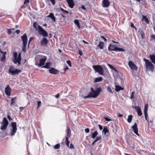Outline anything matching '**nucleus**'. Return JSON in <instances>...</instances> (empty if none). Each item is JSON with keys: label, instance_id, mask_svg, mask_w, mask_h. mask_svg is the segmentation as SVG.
I'll list each match as a JSON object with an SVG mask.
<instances>
[{"label": "nucleus", "instance_id": "nucleus-1", "mask_svg": "<svg viewBox=\"0 0 155 155\" xmlns=\"http://www.w3.org/2000/svg\"><path fill=\"white\" fill-rule=\"evenodd\" d=\"M91 92H90L88 95L83 97V98L85 99L89 97L95 98L97 97L100 92L102 90L101 87H99L97 88L96 90H94L93 88H91Z\"/></svg>", "mask_w": 155, "mask_h": 155}, {"label": "nucleus", "instance_id": "nucleus-2", "mask_svg": "<svg viewBox=\"0 0 155 155\" xmlns=\"http://www.w3.org/2000/svg\"><path fill=\"white\" fill-rule=\"evenodd\" d=\"M145 62L146 68L147 71H150L153 72L154 69V66L153 64L149 60L145 58L143 59Z\"/></svg>", "mask_w": 155, "mask_h": 155}, {"label": "nucleus", "instance_id": "nucleus-3", "mask_svg": "<svg viewBox=\"0 0 155 155\" xmlns=\"http://www.w3.org/2000/svg\"><path fill=\"white\" fill-rule=\"evenodd\" d=\"M23 41V45L22 48V50L24 52H26V48L28 42V38L26 33H24L23 35L21 37Z\"/></svg>", "mask_w": 155, "mask_h": 155}, {"label": "nucleus", "instance_id": "nucleus-4", "mask_svg": "<svg viewBox=\"0 0 155 155\" xmlns=\"http://www.w3.org/2000/svg\"><path fill=\"white\" fill-rule=\"evenodd\" d=\"M14 58L13 59V62L15 64L18 63V65H20L21 64V54L19 53L18 54L17 57V54L15 52L14 54Z\"/></svg>", "mask_w": 155, "mask_h": 155}, {"label": "nucleus", "instance_id": "nucleus-5", "mask_svg": "<svg viewBox=\"0 0 155 155\" xmlns=\"http://www.w3.org/2000/svg\"><path fill=\"white\" fill-rule=\"evenodd\" d=\"M21 71V70L15 68L12 66H11L8 71V73L12 75L18 74Z\"/></svg>", "mask_w": 155, "mask_h": 155}, {"label": "nucleus", "instance_id": "nucleus-6", "mask_svg": "<svg viewBox=\"0 0 155 155\" xmlns=\"http://www.w3.org/2000/svg\"><path fill=\"white\" fill-rule=\"evenodd\" d=\"M93 68L94 70L95 71V72H98V73L100 75H104V69L101 65H93Z\"/></svg>", "mask_w": 155, "mask_h": 155}, {"label": "nucleus", "instance_id": "nucleus-7", "mask_svg": "<svg viewBox=\"0 0 155 155\" xmlns=\"http://www.w3.org/2000/svg\"><path fill=\"white\" fill-rule=\"evenodd\" d=\"M2 124L0 128L2 130H5L6 129L9 123L7 119L5 117H4L2 122L1 123Z\"/></svg>", "mask_w": 155, "mask_h": 155}, {"label": "nucleus", "instance_id": "nucleus-8", "mask_svg": "<svg viewBox=\"0 0 155 155\" xmlns=\"http://www.w3.org/2000/svg\"><path fill=\"white\" fill-rule=\"evenodd\" d=\"M38 32L40 35H42L44 37H47L48 36L47 32L42 27L39 25H38Z\"/></svg>", "mask_w": 155, "mask_h": 155}, {"label": "nucleus", "instance_id": "nucleus-9", "mask_svg": "<svg viewBox=\"0 0 155 155\" xmlns=\"http://www.w3.org/2000/svg\"><path fill=\"white\" fill-rule=\"evenodd\" d=\"M11 126L12 127L11 130L10 134L11 136H13L15 135L17 130V124L15 122H12L11 123Z\"/></svg>", "mask_w": 155, "mask_h": 155}, {"label": "nucleus", "instance_id": "nucleus-10", "mask_svg": "<svg viewBox=\"0 0 155 155\" xmlns=\"http://www.w3.org/2000/svg\"><path fill=\"white\" fill-rule=\"evenodd\" d=\"M128 65L131 69L133 70L137 71V67L136 65L133 63L131 61H130L128 62Z\"/></svg>", "mask_w": 155, "mask_h": 155}, {"label": "nucleus", "instance_id": "nucleus-11", "mask_svg": "<svg viewBox=\"0 0 155 155\" xmlns=\"http://www.w3.org/2000/svg\"><path fill=\"white\" fill-rule=\"evenodd\" d=\"M131 128L133 129L134 133L137 135L139 136V135L138 133V129L137 127V125L136 123H135L134 125L132 126Z\"/></svg>", "mask_w": 155, "mask_h": 155}, {"label": "nucleus", "instance_id": "nucleus-12", "mask_svg": "<svg viewBox=\"0 0 155 155\" xmlns=\"http://www.w3.org/2000/svg\"><path fill=\"white\" fill-rule=\"evenodd\" d=\"M11 88L10 87L9 85H8L5 88V93L7 95L9 96L11 95Z\"/></svg>", "mask_w": 155, "mask_h": 155}, {"label": "nucleus", "instance_id": "nucleus-13", "mask_svg": "<svg viewBox=\"0 0 155 155\" xmlns=\"http://www.w3.org/2000/svg\"><path fill=\"white\" fill-rule=\"evenodd\" d=\"M47 60V58L45 57L44 58H41L40 60L39 63L38 64L39 67H41L45 64V63Z\"/></svg>", "mask_w": 155, "mask_h": 155}, {"label": "nucleus", "instance_id": "nucleus-14", "mask_svg": "<svg viewBox=\"0 0 155 155\" xmlns=\"http://www.w3.org/2000/svg\"><path fill=\"white\" fill-rule=\"evenodd\" d=\"M48 42L47 39L46 38H44L40 41L41 45L42 46H46L47 45Z\"/></svg>", "mask_w": 155, "mask_h": 155}, {"label": "nucleus", "instance_id": "nucleus-15", "mask_svg": "<svg viewBox=\"0 0 155 155\" xmlns=\"http://www.w3.org/2000/svg\"><path fill=\"white\" fill-rule=\"evenodd\" d=\"M68 3L69 7L71 8H73L74 5L73 0H66Z\"/></svg>", "mask_w": 155, "mask_h": 155}, {"label": "nucleus", "instance_id": "nucleus-16", "mask_svg": "<svg viewBox=\"0 0 155 155\" xmlns=\"http://www.w3.org/2000/svg\"><path fill=\"white\" fill-rule=\"evenodd\" d=\"M102 3L104 7H108L110 5L109 1L108 0H103Z\"/></svg>", "mask_w": 155, "mask_h": 155}, {"label": "nucleus", "instance_id": "nucleus-17", "mask_svg": "<svg viewBox=\"0 0 155 155\" xmlns=\"http://www.w3.org/2000/svg\"><path fill=\"white\" fill-rule=\"evenodd\" d=\"M117 47L114 45L110 44L108 47L109 50L116 51Z\"/></svg>", "mask_w": 155, "mask_h": 155}, {"label": "nucleus", "instance_id": "nucleus-18", "mask_svg": "<svg viewBox=\"0 0 155 155\" xmlns=\"http://www.w3.org/2000/svg\"><path fill=\"white\" fill-rule=\"evenodd\" d=\"M135 108L136 110L138 115L140 116L142 115V112L139 106H135Z\"/></svg>", "mask_w": 155, "mask_h": 155}, {"label": "nucleus", "instance_id": "nucleus-19", "mask_svg": "<svg viewBox=\"0 0 155 155\" xmlns=\"http://www.w3.org/2000/svg\"><path fill=\"white\" fill-rule=\"evenodd\" d=\"M49 72L51 73L56 74L58 73V71L57 70L55 69L54 68H52L49 70Z\"/></svg>", "mask_w": 155, "mask_h": 155}, {"label": "nucleus", "instance_id": "nucleus-20", "mask_svg": "<svg viewBox=\"0 0 155 155\" xmlns=\"http://www.w3.org/2000/svg\"><path fill=\"white\" fill-rule=\"evenodd\" d=\"M115 90L117 92H118L120 90H124L123 88L118 85H116L115 86Z\"/></svg>", "mask_w": 155, "mask_h": 155}, {"label": "nucleus", "instance_id": "nucleus-21", "mask_svg": "<svg viewBox=\"0 0 155 155\" xmlns=\"http://www.w3.org/2000/svg\"><path fill=\"white\" fill-rule=\"evenodd\" d=\"M48 17L51 18V19L54 21H55L56 18L54 17V14L52 13H50L49 15L47 16Z\"/></svg>", "mask_w": 155, "mask_h": 155}, {"label": "nucleus", "instance_id": "nucleus-22", "mask_svg": "<svg viewBox=\"0 0 155 155\" xmlns=\"http://www.w3.org/2000/svg\"><path fill=\"white\" fill-rule=\"evenodd\" d=\"M150 58L152 62L155 64V55L153 54L150 55Z\"/></svg>", "mask_w": 155, "mask_h": 155}, {"label": "nucleus", "instance_id": "nucleus-23", "mask_svg": "<svg viewBox=\"0 0 155 155\" xmlns=\"http://www.w3.org/2000/svg\"><path fill=\"white\" fill-rule=\"evenodd\" d=\"M67 136L66 137H68L69 138L70 137L71 134V131L70 130L69 127H67Z\"/></svg>", "mask_w": 155, "mask_h": 155}, {"label": "nucleus", "instance_id": "nucleus-24", "mask_svg": "<svg viewBox=\"0 0 155 155\" xmlns=\"http://www.w3.org/2000/svg\"><path fill=\"white\" fill-rule=\"evenodd\" d=\"M104 46V43L102 42H100L99 44L97 45V47L100 48V49L103 48Z\"/></svg>", "mask_w": 155, "mask_h": 155}, {"label": "nucleus", "instance_id": "nucleus-25", "mask_svg": "<svg viewBox=\"0 0 155 155\" xmlns=\"http://www.w3.org/2000/svg\"><path fill=\"white\" fill-rule=\"evenodd\" d=\"M103 80V78L102 77H99L97 78H95L94 81V82L95 83L97 82H100L102 81Z\"/></svg>", "mask_w": 155, "mask_h": 155}, {"label": "nucleus", "instance_id": "nucleus-26", "mask_svg": "<svg viewBox=\"0 0 155 155\" xmlns=\"http://www.w3.org/2000/svg\"><path fill=\"white\" fill-rule=\"evenodd\" d=\"M51 64V63L50 62H47L46 63L45 65L42 66V68H45L47 69L50 68Z\"/></svg>", "mask_w": 155, "mask_h": 155}, {"label": "nucleus", "instance_id": "nucleus-27", "mask_svg": "<svg viewBox=\"0 0 155 155\" xmlns=\"http://www.w3.org/2000/svg\"><path fill=\"white\" fill-rule=\"evenodd\" d=\"M6 54V52H4L3 54L1 57V61H5V55Z\"/></svg>", "mask_w": 155, "mask_h": 155}, {"label": "nucleus", "instance_id": "nucleus-28", "mask_svg": "<svg viewBox=\"0 0 155 155\" xmlns=\"http://www.w3.org/2000/svg\"><path fill=\"white\" fill-rule=\"evenodd\" d=\"M109 132V130L107 129V127L106 126H105L103 130V133H104V135H106L107 133Z\"/></svg>", "mask_w": 155, "mask_h": 155}, {"label": "nucleus", "instance_id": "nucleus-29", "mask_svg": "<svg viewBox=\"0 0 155 155\" xmlns=\"http://www.w3.org/2000/svg\"><path fill=\"white\" fill-rule=\"evenodd\" d=\"M133 118V116L132 115H129L128 116L127 119V121L128 123H130L131 122Z\"/></svg>", "mask_w": 155, "mask_h": 155}, {"label": "nucleus", "instance_id": "nucleus-30", "mask_svg": "<svg viewBox=\"0 0 155 155\" xmlns=\"http://www.w3.org/2000/svg\"><path fill=\"white\" fill-rule=\"evenodd\" d=\"M16 97H13L11 99V103L10 104V105L11 106H12L14 105L15 104V100L16 99Z\"/></svg>", "mask_w": 155, "mask_h": 155}, {"label": "nucleus", "instance_id": "nucleus-31", "mask_svg": "<svg viewBox=\"0 0 155 155\" xmlns=\"http://www.w3.org/2000/svg\"><path fill=\"white\" fill-rule=\"evenodd\" d=\"M142 20L147 23H149L148 19L145 16L142 15Z\"/></svg>", "mask_w": 155, "mask_h": 155}, {"label": "nucleus", "instance_id": "nucleus-32", "mask_svg": "<svg viewBox=\"0 0 155 155\" xmlns=\"http://www.w3.org/2000/svg\"><path fill=\"white\" fill-rule=\"evenodd\" d=\"M148 108V105L147 104H146L144 106V114L147 113Z\"/></svg>", "mask_w": 155, "mask_h": 155}, {"label": "nucleus", "instance_id": "nucleus-33", "mask_svg": "<svg viewBox=\"0 0 155 155\" xmlns=\"http://www.w3.org/2000/svg\"><path fill=\"white\" fill-rule=\"evenodd\" d=\"M97 134H98V132L96 130L94 133H93L92 134V137L94 139L96 137L97 135Z\"/></svg>", "mask_w": 155, "mask_h": 155}, {"label": "nucleus", "instance_id": "nucleus-34", "mask_svg": "<svg viewBox=\"0 0 155 155\" xmlns=\"http://www.w3.org/2000/svg\"><path fill=\"white\" fill-rule=\"evenodd\" d=\"M68 137H65V141L66 142V144L67 146L69 147V145L70 143V141L68 140Z\"/></svg>", "mask_w": 155, "mask_h": 155}, {"label": "nucleus", "instance_id": "nucleus-35", "mask_svg": "<svg viewBox=\"0 0 155 155\" xmlns=\"http://www.w3.org/2000/svg\"><path fill=\"white\" fill-rule=\"evenodd\" d=\"M74 23L79 28H80V24H79V23L78 20H77V19L75 20L74 21Z\"/></svg>", "mask_w": 155, "mask_h": 155}, {"label": "nucleus", "instance_id": "nucleus-36", "mask_svg": "<svg viewBox=\"0 0 155 155\" xmlns=\"http://www.w3.org/2000/svg\"><path fill=\"white\" fill-rule=\"evenodd\" d=\"M14 28L8 29H7L8 33V35H10L11 33L12 32V30H15Z\"/></svg>", "mask_w": 155, "mask_h": 155}, {"label": "nucleus", "instance_id": "nucleus-37", "mask_svg": "<svg viewBox=\"0 0 155 155\" xmlns=\"http://www.w3.org/2000/svg\"><path fill=\"white\" fill-rule=\"evenodd\" d=\"M60 146V144L59 143L56 144L54 146V148L55 149H59Z\"/></svg>", "mask_w": 155, "mask_h": 155}, {"label": "nucleus", "instance_id": "nucleus-38", "mask_svg": "<svg viewBox=\"0 0 155 155\" xmlns=\"http://www.w3.org/2000/svg\"><path fill=\"white\" fill-rule=\"evenodd\" d=\"M116 51H123L124 52L125 51V50L124 49L121 48H118L117 47Z\"/></svg>", "mask_w": 155, "mask_h": 155}, {"label": "nucleus", "instance_id": "nucleus-39", "mask_svg": "<svg viewBox=\"0 0 155 155\" xmlns=\"http://www.w3.org/2000/svg\"><path fill=\"white\" fill-rule=\"evenodd\" d=\"M101 136L97 137L95 140V141L97 142L98 141L101 140Z\"/></svg>", "mask_w": 155, "mask_h": 155}, {"label": "nucleus", "instance_id": "nucleus-40", "mask_svg": "<svg viewBox=\"0 0 155 155\" xmlns=\"http://www.w3.org/2000/svg\"><path fill=\"white\" fill-rule=\"evenodd\" d=\"M134 91H132L131 93V96L130 97V99H133L134 98Z\"/></svg>", "mask_w": 155, "mask_h": 155}, {"label": "nucleus", "instance_id": "nucleus-41", "mask_svg": "<svg viewBox=\"0 0 155 155\" xmlns=\"http://www.w3.org/2000/svg\"><path fill=\"white\" fill-rule=\"evenodd\" d=\"M38 25H37V24L36 22H35L33 23V27L35 28L36 30H37V26H38Z\"/></svg>", "mask_w": 155, "mask_h": 155}, {"label": "nucleus", "instance_id": "nucleus-42", "mask_svg": "<svg viewBox=\"0 0 155 155\" xmlns=\"http://www.w3.org/2000/svg\"><path fill=\"white\" fill-rule=\"evenodd\" d=\"M104 119L105 120L107 121H110L112 120L108 117H104Z\"/></svg>", "mask_w": 155, "mask_h": 155}, {"label": "nucleus", "instance_id": "nucleus-43", "mask_svg": "<svg viewBox=\"0 0 155 155\" xmlns=\"http://www.w3.org/2000/svg\"><path fill=\"white\" fill-rule=\"evenodd\" d=\"M107 91L111 93V94H113V92H112V90L109 87H107Z\"/></svg>", "mask_w": 155, "mask_h": 155}, {"label": "nucleus", "instance_id": "nucleus-44", "mask_svg": "<svg viewBox=\"0 0 155 155\" xmlns=\"http://www.w3.org/2000/svg\"><path fill=\"white\" fill-rule=\"evenodd\" d=\"M67 63L68 64L70 67L71 66V61H67Z\"/></svg>", "mask_w": 155, "mask_h": 155}, {"label": "nucleus", "instance_id": "nucleus-45", "mask_svg": "<svg viewBox=\"0 0 155 155\" xmlns=\"http://www.w3.org/2000/svg\"><path fill=\"white\" fill-rule=\"evenodd\" d=\"M33 38H32V37H31L30 38V39H29V40L28 41V47L29 46V44H30V42H31V41L32 40H33Z\"/></svg>", "mask_w": 155, "mask_h": 155}, {"label": "nucleus", "instance_id": "nucleus-46", "mask_svg": "<svg viewBox=\"0 0 155 155\" xmlns=\"http://www.w3.org/2000/svg\"><path fill=\"white\" fill-rule=\"evenodd\" d=\"M41 101H38V108L41 105Z\"/></svg>", "mask_w": 155, "mask_h": 155}, {"label": "nucleus", "instance_id": "nucleus-47", "mask_svg": "<svg viewBox=\"0 0 155 155\" xmlns=\"http://www.w3.org/2000/svg\"><path fill=\"white\" fill-rule=\"evenodd\" d=\"M85 131L86 133H88L89 132V129L88 128H87L84 130Z\"/></svg>", "mask_w": 155, "mask_h": 155}, {"label": "nucleus", "instance_id": "nucleus-48", "mask_svg": "<svg viewBox=\"0 0 155 155\" xmlns=\"http://www.w3.org/2000/svg\"><path fill=\"white\" fill-rule=\"evenodd\" d=\"M130 26L132 28H135V29H137L136 27L135 26H134V24L132 22H131L130 23Z\"/></svg>", "mask_w": 155, "mask_h": 155}, {"label": "nucleus", "instance_id": "nucleus-49", "mask_svg": "<svg viewBox=\"0 0 155 155\" xmlns=\"http://www.w3.org/2000/svg\"><path fill=\"white\" fill-rule=\"evenodd\" d=\"M108 65L109 67L111 69H112V70H113L114 68V66H112V65H111L110 64H108Z\"/></svg>", "mask_w": 155, "mask_h": 155}, {"label": "nucleus", "instance_id": "nucleus-50", "mask_svg": "<svg viewBox=\"0 0 155 155\" xmlns=\"http://www.w3.org/2000/svg\"><path fill=\"white\" fill-rule=\"evenodd\" d=\"M70 148L71 149H74V145L72 143H71L70 146Z\"/></svg>", "mask_w": 155, "mask_h": 155}, {"label": "nucleus", "instance_id": "nucleus-51", "mask_svg": "<svg viewBox=\"0 0 155 155\" xmlns=\"http://www.w3.org/2000/svg\"><path fill=\"white\" fill-rule=\"evenodd\" d=\"M51 2L52 5H54L55 4V0H50Z\"/></svg>", "mask_w": 155, "mask_h": 155}, {"label": "nucleus", "instance_id": "nucleus-52", "mask_svg": "<svg viewBox=\"0 0 155 155\" xmlns=\"http://www.w3.org/2000/svg\"><path fill=\"white\" fill-rule=\"evenodd\" d=\"M144 114V115H145V119L147 121H148V120L147 119V113Z\"/></svg>", "mask_w": 155, "mask_h": 155}, {"label": "nucleus", "instance_id": "nucleus-53", "mask_svg": "<svg viewBox=\"0 0 155 155\" xmlns=\"http://www.w3.org/2000/svg\"><path fill=\"white\" fill-rule=\"evenodd\" d=\"M101 38L103 39L105 41H107L106 39L104 36L101 35Z\"/></svg>", "mask_w": 155, "mask_h": 155}, {"label": "nucleus", "instance_id": "nucleus-54", "mask_svg": "<svg viewBox=\"0 0 155 155\" xmlns=\"http://www.w3.org/2000/svg\"><path fill=\"white\" fill-rule=\"evenodd\" d=\"M117 116L119 117H123V116L122 114H120V113H117Z\"/></svg>", "mask_w": 155, "mask_h": 155}, {"label": "nucleus", "instance_id": "nucleus-55", "mask_svg": "<svg viewBox=\"0 0 155 155\" xmlns=\"http://www.w3.org/2000/svg\"><path fill=\"white\" fill-rule=\"evenodd\" d=\"M7 117L10 121L11 120H12V118H11V117H10V116L9 115H8Z\"/></svg>", "mask_w": 155, "mask_h": 155}, {"label": "nucleus", "instance_id": "nucleus-56", "mask_svg": "<svg viewBox=\"0 0 155 155\" xmlns=\"http://www.w3.org/2000/svg\"><path fill=\"white\" fill-rule=\"evenodd\" d=\"M98 126H99V128L100 130H102L103 129V127L101 125L98 124Z\"/></svg>", "mask_w": 155, "mask_h": 155}, {"label": "nucleus", "instance_id": "nucleus-57", "mask_svg": "<svg viewBox=\"0 0 155 155\" xmlns=\"http://www.w3.org/2000/svg\"><path fill=\"white\" fill-rule=\"evenodd\" d=\"M15 32H16V33L17 34H19L20 31L19 30H17L16 31H15Z\"/></svg>", "mask_w": 155, "mask_h": 155}, {"label": "nucleus", "instance_id": "nucleus-58", "mask_svg": "<svg viewBox=\"0 0 155 155\" xmlns=\"http://www.w3.org/2000/svg\"><path fill=\"white\" fill-rule=\"evenodd\" d=\"M68 69V66H67L66 67L64 70V72H63V73L64 74L66 70Z\"/></svg>", "mask_w": 155, "mask_h": 155}, {"label": "nucleus", "instance_id": "nucleus-59", "mask_svg": "<svg viewBox=\"0 0 155 155\" xmlns=\"http://www.w3.org/2000/svg\"><path fill=\"white\" fill-rule=\"evenodd\" d=\"M79 54L81 56L82 55V51L80 50H79Z\"/></svg>", "mask_w": 155, "mask_h": 155}, {"label": "nucleus", "instance_id": "nucleus-60", "mask_svg": "<svg viewBox=\"0 0 155 155\" xmlns=\"http://www.w3.org/2000/svg\"><path fill=\"white\" fill-rule=\"evenodd\" d=\"M127 143H128V145H130V147H133V145H132H132H133V142H132V143H130H130H129V142H128V141H127Z\"/></svg>", "mask_w": 155, "mask_h": 155}, {"label": "nucleus", "instance_id": "nucleus-61", "mask_svg": "<svg viewBox=\"0 0 155 155\" xmlns=\"http://www.w3.org/2000/svg\"><path fill=\"white\" fill-rule=\"evenodd\" d=\"M81 8L82 9H84V10H86V8L83 5H82L81 6Z\"/></svg>", "mask_w": 155, "mask_h": 155}, {"label": "nucleus", "instance_id": "nucleus-62", "mask_svg": "<svg viewBox=\"0 0 155 155\" xmlns=\"http://www.w3.org/2000/svg\"><path fill=\"white\" fill-rule=\"evenodd\" d=\"M59 97V94H58L56 95L55 96V97L56 98H58Z\"/></svg>", "mask_w": 155, "mask_h": 155}, {"label": "nucleus", "instance_id": "nucleus-63", "mask_svg": "<svg viewBox=\"0 0 155 155\" xmlns=\"http://www.w3.org/2000/svg\"><path fill=\"white\" fill-rule=\"evenodd\" d=\"M19 109L21 111H22V110L24 109V107H20Z\"/></svg>", "mask_w": 155, "mask_h": 155}, {"label": "nucleus", "instance_id": "nucleus-64", "mask_svg": "<svg viewBox=\"0 0 155 155\" xmlns=\"http://www.w3.org/2000/svg\"><path fill=\"white\" fill-rule=\"evenodd\" d=\"M141 37H142V38H143L144 36V34L143 33H141Z\"/></svg>", "mask_w": 155, "mask_h": 155}]
</instances>
